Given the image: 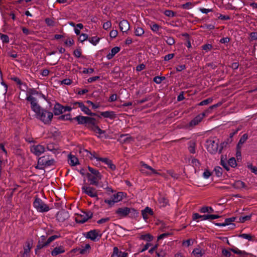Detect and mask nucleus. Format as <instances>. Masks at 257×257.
Listing matches in <instances>:
<instances>
[{
  "label": "nucleus",
  "instance_id": "1",
  "mask_svg": "<svg viewBox=\"0 0 257 257\" xmlns=\"http://www.w3.org/2000/svg\"><path fill=\"white\" fill-rule=\"evenodd\" d=\"M26 100L30 102L31 109L35 112L38 119L45 124H49L51 122L53 117V113L41 107L38 103L37 99L32 96H28Z\"/></svg>",
  "mask_w": 257,
  "mask_h": 257
},
{
  "label": "nucleus",
  "instance_id": "2",
  "mask_svg": "<svg viewBox=\"0 0 257 257\" xmlns=\"http://www.w3.org/2000/svg\"><path fill=\"white\" fill-rule=\"evenodd\" d=\"M88 169L90 173H87L86 176L90 182V184L97 187H103L99 182L102 178V175L99 171L89 166L88 167Z\"/></svg>",
  "mask_w": 257,
  "mask_h": 257
},
{
  "label": "nucleus",
  "instance_id": "3",
  "mask_svg": "<svg viewBox=\"0 0 257 257\" xmlns=\"http://www.w3.org/2000/svg\"><path fill=\"white\" fill-rule=\"evenodd\" d=\"M33 205L34 207L39 212H47L50 209L49 206L38 196L35 197Z\"/></svg>",
  "mask_w": 257,
  "mask_h": 257
},
{
  "label": "nucleus",
  "instance_id": "4",
  "mask_svg": "<svg viewBox=\"0 0 257 257\" xmlns=\"http://www.w3.org/2000/svg\"><path fill=\"white\" fill-rule=\"evenodd\" d=\"M55 160L54 159L50 157L49 155H45L39 158L38 160V166L37 168L42 169L41 167L38 166H43L45 167H50L54 165Z\"/></svg>",
  "mask_w": 257,
  "mask_h": 257
},
{
  "label": "nucleus",
  "instance_id": "5",
  "mask_svg": "<svg viewBox=\"0 0 257 257\" xmlns=\"http://www.w3.org/2000/svg\"><path fill=\"white\" fill-rule=\"evenodd\" d=\"M80 153H82L83 155H85L86 157H88L91 160L94 159L96 160V161H101L106 165L108 164L110 160L107 158L99 157L94 152L93 153H91L85 149L83 151H80Z\"/></svg>",
  "mask_w": 257,
  "mask_h": 257
},
{
  "label": "nucleus",
  "instance_id": "6",
  "mask_svg": "<svg viewBox=\"0 0 257 257\" xmlns=\"http://www.w3.org/2000/svg\"><path fill=\"white\" fill-rule=\"evenodd\" d=\"M100 231L97 229H92L86 232L84 235L85 237L91 240L96 242L101 238L102 234L100 233Z\"/></svg>",
  "mask_w": 257,
  "mask_h": 257
},
{
  "label": "nucleus",
  "instance_id": "7",
  "mask_svg": "<svg viewBox=\"0 0 257 257\" xmlns=\"http://www.w3.org/2000/svg\"><path fill=\"white\" fill-rule=\"evenodd\" d=\"M206 149L210 154H215L218 152V142L212 140H208L206 141Z\"/></svg>",
  "mask_w": 257,
  "mask_h": 257
},
{
  "label": "nucleus",
  "instance_id": "8",
  "mask_svg": "<svg viewBox=\"0 0 257 257\" xmlns=\"http://www.w3.org/2000/svg\"><path fill=\"white\" fill-rule=\"evenodd\" d=\"M82 193L87 195L88 196L92 198H98V194L97 190L93 187L89 186L84 185L81 187Z\"/></svg>",
  "mask_w": 257,
  "mask_h": 257
},
{
  "label": "nucleus",
  "instance_id": "9",
  "mask_svg": "<svg viewBox=\"0 0 257 257\" xmlns=\"http://www.w3.org/2000/svg\"><path fill=\"white\" fill-rule=\"evenodd\" d=\"M206 116V112H203L197 115L189 123L187 124V127L189 129H191L194 126L197 125Z\"/></svg>",
  "mask_w": 257,
  "mask_h": 257
},
{
  "label": "nucleus",
  "instance_id": "10",
  "mask_svg": "<svg viewBox=\"0 0 257 257\" xmlns=\"http://www.w3.org/2000/svg\"><path fill=\"white\" fill-rule=\"evenodd\" d=\"M30 151L35 156H40L45 151V148L41 145H33L30 147Z\"/></svg>",
  "mask_w": 257,
  "mask_h": 257
},
{
  "label": "nucleus",
  "instance_id": "11",
  "mask_svg": "<svg viewBox=\"0 0 257 257\" xmlns=\"http://www.w3.org/2000/svg\"><path fill=\"white\" fill-rule=\"evenodd\" d=\"M70 217L69 213L68 211L62 209L59 211L56 214L57 220L59 222H63Z\"/></svg>",
  "mask_w": 257,
  "mask_h": 257
},
{
  "label": "nucleus",
  "instance_id": "12",
  "mask_svg": "<svg viewBox=\"0 0 257 257\" xmlns=\"http://www.w3.org/2000/svg\"><path fill=\"white\" fill-rule=\"evenodd\" d=\"M129 207H119L115 210V214L119 218H123L127 217L129 214Z\"/></svg>",
  "mask_w": 257,
  "mask_h": 257
},
{
  "label": "nucleus",
  "instance_id": "13",
  "mask_svg": "<svg viewBox=\"0 0 257 257\" xmlns=\"http://www.w3.org/2000/svg\"><path fill=\"white\" fill-rule=\"evenodd\" d=\"M46 242V236L42 235L38 239L37 245L35 248V253L37 254V251L38 250H40L44 247H46V244H45V242Z\"/></svg>",
  "mask_w": 257,
  "mask_h": 257
},
{
  "label": "nucleus",
  "instance_id": "14",
  "mask_svg": "<svg viewBox=\"0 0 257 257\" xmlns=\"http://www.w3.org/2000/svg\"><path fill=\"white\" fill-rule=\"evenodd\" d=\"M32 247V242L30 241H27L26 242L25 245L24 246V251L21 253L22 257H30V251Z\"/></svg>",
  "mask_w": 257,
  "mask_h": 257
},
{
  "label": "nucleus",
  "instance_id": "15",
  "mask_svg": "<svg viewBox=\"0 0 257 257\" xmlns=\"http://www.w3.org/2000/svg\"><path fill=\"white\" fill-rule=\"evenodd\" d=\"M90 118V117L89 116L79 115L73 118V119L76 120L79 124H85L86 126L88 123Z\"/></svg>",
  "mask_w": 257,
  "mask_h": 257
},
{
  "label": "nucleus",
  "instance_id": "16",
  "mask_svg": "<svg viewBox=\"0 0 257 257\" xmlns=\"http://www.w3.org/2000/svg\"><path fill=\"white\" fill-rule=\"evenodd\" d=\"M128 253L126 252H122L117 247L114 246L113 248V252L110 257H127Z\"/></svg>",
  "mask_w": 257,
  "mask_h": 257
},
{
  "label": "nucleus",
  "instance_id": "17",
  "mask_svg": "<svg viewBox=\"0 0 257 257\" xmlns=\"http://www.w3.org/2000/svg\"><path fill=\"white\" fill-rule=\"evenodd\" d=\"M154 214V212L153 209H152L149 207H146L144 209L142 210V215L143 219L145 221H147V220L149 218V216H152Z\"/></svg>",
  "mask_w": 257,
  "mask_h": 257
},
{
  "label": "nucleus",
  "instance_id": "18",
  "mask_svg": "<svg viewBox=\"0 0 257 257\" xmlns=\"http://www.w3.org/2000/svg\"><path fill=\"white\" fill-rule=\"evenodd\" d=\"M230 250L233 253L239 255L241 257H247L248 256H253V254L251 253H247L243 250H240L236 247L230 248Z\"/></svg>",
  "mask_w": 257,
  "mask_h": 257
},
{
  "label": "nucleus",
  "instance_id": "19",
  "mask_svg": "<svg viewBox=\"0 0 257 257\" xmlns=\"http://www.w3.org/2000/svg\"><path fill=\"white\" fill-rule=\"evenodd\" d=\"M119 27L120 30L123 33L127 32L130 28L129 23L125 20H123L119 22Z\"/></svg>",
  "mask_w": 257,
  "mask_h": 257
},
{
  "label": "nucleus",
  "instance_id": "20",
  "mask_svg": "<svg viewBox=\"0 0 257 257\" xmlns=\"http://www.w3.org/2000/svg\"><path fill=\"white\" fill-rule=\"evenodd\" d=\"M100 115L104 118H108L110 119H115L116 117V114L113 111H105L100 112Z\"/></svg>",
  "mask_w": 257,
  "mask_h": 257
},
{
  "label": "nucleus",
  "instance_id": "21",
  "mask_svg": "<svg viewBox=\"0 0 257 257\" xmlns=\"http://www.w3.org/2000/svg\"><path fill=\"white\" fill-rule=\"evenodd\" d=\"M126 196V194L125 193L122 192H118L117 193L113 194L111 196V199H113L114 202H118L122 200V199L125 197Z\"/></svg>",
  "mask_w": 257,
  "mask_h": 257
},
{
  "label": "nucleus",
  "instance_id": "22",
  "mask_svg": "<svg viewBox=\"0 0 257 257\" xmlns=\"http://www.w3.org/2000/svg\"><path fill=\"white\" fill-rule=\"evenodd\" d=\"M98 123V121H97L94 117H90V119L88 121V124L86 126L91 131H93L96 126H97V124Z\"/></svg>",
  "mask_w": 257,
  "mask_h": 257
},
{
  "label": "nucleus",
  "instance_id": "23",
  "mask_svg": "<svg viewBox=\"0 0 257 257\" xmlns=\"http://www.w3.org/2000/svg\"><path fill=\"white\" fill-rule=\"evenodd\" d=\"M141 166L142 167H144L145 168L150 170L151 172H146V174L147 175H149V176H150V175H152V174H159V173H158V172L155 170L154 169H153L152 167H151L150 166L148 165V164H146L144 162H143L142 161L141 163Z\"/></svg>",
  "mask_w": 257,
  "mask_h": 257
},
{
  "label": "nucleus",
  "instance_id": "24",
  "mask_svg": "<svg viewBox=\"0 0 257 257\" xmlns=\"http://www.w3.org/2000/svg\"><path fill=\"white\" fill-rule=\"evenodd\" d=\"M64 106L60 103L57 102L54 107V114L55 115H59L63 113Z\"/></svg>",
  "mask_w": 257,
  "mask_h": 257
},
{
  "label": "nucleus",
  "instance_id": "25",
  "mask_svg": "<svg viewBox=\"0 0 257 257\" xmlns=\"http://www.w3.org/2000/svg\"><path fill=\"white\" fill-rule=\"evenodd\" d=\"M58 146L56 144L54 143H49L47 145V150L52 152L54 154H57L58 153Z\"/></svg>",
  "mask_w": 257,
  "mask_h": 257
},
{
  "label": "nucleus",
  "instance_id": "26",
  "mask_svg": "<svg viewBox=\"0 0 257 257\" xmlns=\"http://www.w3.org/2000/svg\"><path fill=\"white\" fill-rule=\"evenodd\" d=\"M65 251L64 247L63 246H59L55 247L51 251V255L52 256H56L58 254L64 253Z\"/></svg>",
  "mask_w": 257,
  "mask_h": 257
},
{
  "label": "nucleus",
  "instance_id": "27",
  "mask_svg": "<svg viewBox=\"0 0 257 257\" xmlns=\"http://www.w3.org/2000/svg\"><path fill=\"white\" fill-rule=\"evenodd\" d=\"M232 186L237 189H241L242 188H247V186L245 185V184L240 181V180H237L234 182L232 184Z\"/></svg>",
  "mask_w": 257,
  "mask_h": 257
},
{
  "label": "nucleus",
  "instance_id": "28",
  "mask_svg": "<svg viewBox=\"0 0 257 257\" xmlns=\"http://www.w3.org/2000/svg\"><path fill=\"white\" fill-rule=\"evenodd\" d=\"M129 214L128 217L132 219H137L139 216V212L138 210L134 208L129 207Z\"/></svg>",
  "mask_w": 257,
  "mask_h": 257
},
{
  "label": "nucleus",
  "instance_id": "29",
  "mask_svg": "<svg viewBox=\"0 0 257 257\" xmlns=\"http://www.w3.org/2000/svg\"><path fill=\"white\" fill-rule=\"evenodd\" d=\"M120 48L119 47H114L111 49V51L106 55V58L108 60L111 59L115 54L119 52Z\"/></svg>",
  "mask_w": 257,
  "mask_h": 257
},
{
  "label": "nucleus",
  "instance_id": "30",
  "mask_svg": "<svg viewBox=\"0 0 257 257\" xmlns=\"http://www.w3.org/2000/svg\"><path fill=\"white\" fill-rule=\"evenodd\" d=\"M68 161L69 164L72 166H75L79 164V161L77 158L72 155H69Z\"/></svg>",
  "mask_w": 257,
  "mask_h": 257
},
{
  "label": "nucleus",
  "instance_id": "31",
  "mask_svg": "<svg viewBox=\"0 0 257 257\" xmlns=\"http://www.w3.org/2000/svg\"><path fill=\"white\" fill-rule=\"evenodd\" d=\"M150 28L153 32L156 33L158 35L161 34V32H159V30L161 28V27L157 24L154 22L151 23L150 24Z\"/></svg>",
  "mask_w": 257,
  "mask_h": 257
},
{
  "label": "nucleus",
  "instance_id": "32",
  "mask_svg": "<svg viewBox=\"0 0 257 257\" xmlns=\"http://www.w3.org/2000/svg\"><path fill=\"white\" fill-rule=\"evenodd\" d=\"M248 138L247 134H244L242 135L236 146L238 149H241L242 145L246 142Z\"/></svg>",
  "mask_w": 257,
  "mask_h": 257
},
{
  "label": "nucleus",
  "instance_id": "33",
  "mask_svg": "<svg viewBox=\"0 0 257 257\" xmlns=\"http://www.w3.org/2000/svg\"><path fill=\"white\" fill-rule=\"evenodd\" d=\"M196 144L194 141H190L188 143V151L191 154H195L196 153Z\"/></svg>",
  "mask_w": 257,
  "mask_h": 257
},
{
  "label": "nucleus",
  "instance_id": "34",
  "mask_svg": "<svg viewBox=\"0 0 257 257\" xmlns=\"http://www.w3.org/2000/svg\"><path fill=\"white\" fill-rule=\"evenodd\" d=\"M131 139V138L128 137V134H121L119 139L118 141L122 143H127Z\"/></svg>",
  "mask_w": 257,
  "mask_h": 257
},
{
  "label": "nucleus",
  "instance_id": "35",
  "mask_svg": "<svg viewBox=\"0 0 257 257\" xmlns=\"http://www.w3.org/2000/svg\"><path fill=\"white\" fill-rule=\"evenodd\" d=\"M192 253L196 257H201L204 254V250L199 248H196L192 251Z\"/></svg>",
  "mask_w": 257,
  "mask_h": 257
},
{
  "label": "nucleus",
  "instance_id": "36",
  "mask_svg": "<svg viewBox=\"0 0 257 257\" xmlns=\"http://www.w3.org/2000/svg\"><path fill=\"white\" fill-rule=\"evenodd\" d=\"M207 214L200 215L198 213H194L192 215V219L194 220H196L197 219H201L202 220H207L206 218Z\"/></svg>",
  "mask_w": 257,
  "mask_h": 257
},
{
  "label": "nucleus",
  "instance_id": "37",
  "mask_svg": "<svg viewBox=\"0 0 257 257\" xmlns=\"http://www.w3.org/2000/svg\"><path fill=\"white\" fill-rule=\"evenodd\" d=\"M199 211L201 213H205L206 212L213 213L214 211V209L212 208V207L206 206H203L202 207H201Z\"/></svg>",
  "mask_w": 257,
  "mask_h": 257
},
{
  "label": "nucleus",
  "instance_id": "38",
  "mask_svg": "<svg viewBox=\"0 0 257 257\" xmlns=\"http://www.w3.org/2000/svg\"><path fill=\"white\" fill-rule=\"evenodd\" d=\"M144 33V30L142 28L138 26L135 27V34L136 36L139 37L142 36Z\"/></svg>",
  "mask_w": 257,
  "mask_h": 257
},
{
  "label": "nucleus",
  "instance_id": "39",
  "mask_svg": "<svg viewBox=\"0 0 257 257\" xmlns=\"http://www.w3.org/2000/svg\"><path fill=\"white\" fill-rule=\"evenodd\" d=\"M88 220L84 216V215H78L77 217L75 218V221L76 222L79 223H84L86 222Z\"/></svg>",
  "mask_w": 257,
  "mask_h": 257
},
{
  "label": "nucleus",
  "instance_id": "40",
  "mask_svg": "<svg viewBox=\"0 0 257 257\" xmlns=\"http://www.w3.org/2000/svg\"><path fill=\"white\" fill-rule=\"evenodd\" d=\"M191 164L194 167H199L201 165L200 161L193 157H190Z\"/></svg>",
  "mask_w": 257,
  "mask_h": 257
},
{
  "label": "nucleus",
  "instance_id": "41",
  "mask_svg": "<svg viewBox=\"0 0 257 257\" xmlns=\"http://www.w3.org/2000/svg\"><path fill=\"white\" fill-rule=\"evenodd\" d=\"M164 40L170 46L174 45L175 43V39L172 37L165 36Z\"/></svg>",
  "mask_w": 257,
  "mask_h": 257
},
{
  "label": "nucleus",
  "instance_id": "42",
  "mask_svg": "<svg viewBox=\"0 0 257 257\" xmlns=\"http://www.w3.org/2000/svg\"><path fill=\"white\" fill-rule=\"evenodd\" d=\"M99 40L100 38L97 36L92 37L88 39L89 42L94 46L98 43Z\"/></svg>",
  "mask_w": 257,
  "mask_h": 257
},
{
  "label": "nucleus",
  "instance_id": "43",
  "mask_svg": "<svg viewBox=\"0 0 257 257\" xmlns=\"http://www.w3.org/2000/svg\"><path fill=\"white\" fill-rule=\"evenodd\" d=\"M79 104V108L81 109V110L83 111L85 114H88L90 109L88 107L85 106L84 103L81 101L80 104Z\"/></svg>",
  "mask_w": 257,
  "mask_h": 257
},
{
  "label": "nucleus",
  "instance_id": "44",
  "mask_svg": "<svg viewBox=\"0 0 257 257\" xmlns=\"http://www.w3.org/2000/svg\"><path fill=\"white\" fill-rule=\"evenodd\" d=\"M236 219V217H230V218H227L225 219V221H224V223L226 225H231L233 226H235V224L234 223H231L232 222H234L235 221V220Z\"/></svg>",
  "mask_w": 257,
  "mask_h": 257
},
{
  "label": "nucleus",
  "instance_id": "45",
  "mask_svg": "<svg viewBox=\"0 0 257 257\" xmlns=\"http://www.w3.org/2000/svg\"><path fill=\"white\" fill-rule=\"evenodd\" d=\"M194 6V5L191 2H187L181 5V8L185 10H190Z\"/></svg>",
  "mask_w": 257,
  "mask_h": 257
},
{
  "label": "nucleus",
  "instance_id": "46",
  "mask_svg": "<svg viewBox=\"0 0 257 257\" xmlns=\"http://www.w3.org/2000/svg\"><path fill=\"white\" fill-rule=\"evenodd\" d=\"M214 171L216 176L218 177H220L222 174V169L219 166H216L214 169Z\"/></svg>",
  "mask_w": 257,
  "mask_h": 257
},
{
  "label": "nucleus",
  "instance_id": "47",
  "mask_svg": "<svg viewBox=\"0 0 257 257\" xmlns=\"http://www.w3.org/2000/svg\"><path fill=\"white\" fill-rule=\"evenodd\" d=\"M213 101V99L211 97L208 98L206 99H204L201 101L200 102L198 103V105L199 106H203L207 105L210 103H211Z\"/></svg>",
  "mask_w": 257,
  "mask_h": 257
},
{
  "label": "nucleus",
  "instance_id": "48",
  "mask_svg": "<svg viewBox=\"0 0 257 257\" xmlns=\"http://www.w3.org/2000/svg\"><path fill=\"white\" fill-rule=\"evenodd\" d=\"M0 39L3 43H9L10 39L8 35L0 33Z\"/></svg>",
  "mask_w": 257,
  "mask_h": 257
},
{
  "label": "nucleus",
  "instance_id": "49",
  "mask_svg": "<svg viewBox=\"0 0 257 257\" xmlns=\"http://www.w3.org/2000/svg\"><path fill=\"white\" fill-rule=\"evenodd\" d=\"M141 239L147 241H151L153 240V237L150 234H146L142 235L141 236Z\"/></svg>",
  "mask_w": 257,
  "mask_h": 257
},
{
  "label": "nucleus",
  "instance_id": "50",
  "mask_svg": "<svg viewBox=\"0 0 257 257\" xmlns=\"http://www.w3.org/2000/svg\"><path fill=\"white\" fill-rule=\"evenodd\" d=\"M45 22L49 27H54L55 25V22L52 19L47 18L45 19Z\"/></svg>",
  "mask_w": 257,
  "mask_h": 257
},
{
  "label": "nucleus",
  "instance_id": "51",
  "mask_svg": "<svg viewBox=\"0 0 257 257\" xmlns=\"http://www.w3.org/2000/svg\"><path fill=\"white\" fill-rule=\"evenodd\" d=\"M91 248V246L89 244H86L85 247L83 248L79 249V253L81 254H84L87 253L88 250Z\"/></svg>",
  "mask_w": 257,
  "mask_h": 257
},
{
  "label": "nucleus",
  "instance_id": "52",
  "mask_svg": "<svg viewBox=\"0 0 257 257\" xmlns=\"http://www.w3.org/2000/svg\"><path fill=\"white\" fill-rule=\"evenodd\" d=\"M165 79L164 76H156L153 78V81L158 84H161L162 81Z\"/></svg>",
  "mask_w": 257,
  "mask_h": 257
},
{
  "label": "nucleus",
  "instance_id": "53",
  "mask_svg": "<svg viewBox=\"0 0 257 257\" xmlns=\"http://www.w3.org/2000/svg\"><path fill=\"white\" fill-rule=\"evenodd\" d=\"M59 119L62 120H73V118L71 117V115L70 113L61 115L59 116Z\"/></svg>",
  "mask_w": 257,
  "mask_h": 257
},
{
  "label": "nucleus",
  "instance_id": "54",
  "mask_svg": "<svg viewBox=\"0 0 257 257\" xmlns=\"http://www.w3.org/2000/svg\"><path fill=\"white\" fill-rule=\"evenodd\" d=\"M251 215H245L244 216H240L239 218V221L238 222L243 223L245 222L246 221L249 220L251 219Z\"/></svg>",
  "mask_w": 257,
  "mask_h": 257
},
{
  "label": "nucleus",
  "instance_id": "55",
  "mask_svg": "<svg viewBox=\"0 0 257 257\" xmlns=\"http://www.w3.org/2000/svg\"><path fill=\"white\" fill-rule=\"evenodd\" d=\"M228 164L229 166H231V167L234 168L236 166V161L234 158H231L229 159L228 161Z\"/></svg>",
  "mask_w": 257,
  "mask_h": 257
},
{
  "label": "nucleus",
  "instance_id": "56",
  "mask_svg": "<svg viewBox=\"0 0 257 257\" xmlns=\"http://www.w3.org/2000/svg\"><path fill=\"white\" fill-rule=\"evenodd\" d=\"M241 130V128L240 127H238L235 129H232L231 131V132L229 134V136L230 137V138H232L233 139V137L236 135L238 132L240 131Z\"/></svg>",
  "mask_w": 257,
  "mask_h": 257
},
{
  "label": "nucleus",
  "instance_id": "57",
  "mask_svg": "<svg viewBox=\"0 0 257 257\" xmlns=\"http://www.w3.org/2000/svg\"><path fill=\"white\" fill-rule=\"evenodd\" d=\"M88 104L91 105L93 109H95L100 107L99 103H94L90 100H87L86 102Z\"/></svg>",
  "mask_w": 257,
  "mask_h": 257
},
{
  "label": "nucleus",
  "instance_id": "58",
  "mask_svg": "<svg viewBox=\"0 0 257 257\" xmlns=\"http://www.w3.org/2000/svg\"><path fill=\"white\" fill-rule=\"evenodd\" d=\"M239 237L247 239L248 240H252V236L249 234L242 233L238 235Z\"/></svg>",
  "mask_w": 257,
  "mask_h": 257
},
{
  "label": "nucleus",
  "instance_id": "59",
  "mask_svg": "<svg viewBox=\"0 0 257 257\" xmlns=\"http://www.w3.org/2000/svg\"><path fill=\"white\" fill-rule=\"evenodd\" d=\"M220 165L226 170L229 171V167L228 164H227V163L223 160V158L222 157L220 160Z\"/></svg>",
  "mask_w": 257,
  "mask_h": 257
},
{
  "label": "nucleus",
  "instance_id": "60",
  "mask_svg": "<svg viewBox=\"0 0 257 257\" xmlns=\"http://www.w3.org/2000/svg\"><path fill=\"white\" fill-rule=\"evenodd\" d=\"M88 39V35L86 34L82 33L79 38V41L83 43L84 41Z\"/></svg>",
  "mask_w": 257,
  "mask_h": 257
},
{
  "label": "nucleus",
  "instance_id": "61",
  "mask_svg": "<svg viewBox=\"0 0 257 257\" xmlns=\"http://www.w3.org/2000/svg\"><path fill=\"white\" fill-rule=\"evenodd\" d=\"M164 14L165 16L169 17H174L175 16V13L171 10H166Z\"/></svg>",
  "mask_w": 257,
  "mask_h": 257
},
{
  "label": "nucleus",
  "instance_id": "62",
  "mask_svg": "<svg viewBox=\"0 0 257 257\" xmlns=\"http://www.w3.org/2000/svg\"><path fill=\"white\" fill-rule=\"evenodd\" d=\"M167 173L174 179H177L179 177V175L175 173L173 170H169L167 171Z\"/></svg>",
  "mask_w": 257,
  "mask_h": 257
},
{
  "label": "nucleus",
  "instance_id": "63",
  "mask_svg": "<svg viewBox=\"0 0 257 257\" xmlns=\"http://www.w3.org/2000/svg\"><path fill=\"white\" fill-rule=\"evenodd\" d=\"M211 175V173L208 169H206L203 173L202 177L204 179H207Z\"/></svg>",
  "mask_w": 257,
  "mask_h": 257
},
{
  "label": "nucleus",
  "instance_id": "64",
  "mask_svg": "<svg viewBox=\"0 0 257 257\" xmlns=\"http://www.w3.org/2000/svg\"><path fill=\"white\" fill-rule=\"evenodd\" d=\"M222 254L225 257H230L231 255L230 251L225 248L222 250Z\"/></svg>",
  "mask_w": 257,
  "mask_h": 257
}]
</instances>
